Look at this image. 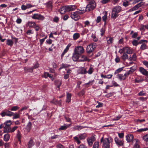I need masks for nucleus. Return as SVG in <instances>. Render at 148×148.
<instances>
[{
  "label": "nucleus",
  "instance_id": "nucleus-1",
  "mask_svg": "<svg viewBox=\"0 0 148 148\" xmlns=\"http://www.w3.org/2000/svg\"><path fill=\"white\" fill-rule=\"evenodd\" d=\"M86 134L84 133L78 135V136H75L73 138L75 141H76L78 144H80L81 141L79 140V138L80 140H83L85 139L86 137Z\"/></svg>",
  "mask_w": 148,
  "mask_h": 148
},
{
  "label": "nucleus",
  "instance_id": "nucleus-2",
  "mask_svg": "<svg viewBox=\"0 0 148 148\" xmlns=\"http://www.w3.org/2000/svg\"><path fill=\"white\" fill-rule=\"evenodd\" d=\"M96 44L95 43H93L88 45L86 48V52L88 54L92 52L96 48Z\"/></svg>",
  "mask_w": 148,
  "mask_h": 148
},
{
  "label": "nucleus",
  "instance_id": "nucleus-3",
  "mask_svg": "<svg viewBox=\"0 0 148 148\" xmlns=\"http://www.w3.org/2000/svg\"><path fill=\"white\" fill-rule=\"evenodd\" d=\"M96 7V3L94 1H92L89 2L86 7V11H90L93 10Z\"/></svg>",
  "mask_w": 148,
  "mask_h": 148
},
{
  "label": "nucleus",
  "instance_id": "nucleus-4",
  "mask_svg": "<svg viewBox=\"0 0 148 148\" xmlns=\"http://www.w3.org/2000/svg\"><path fill=\"white\" fill-rule=\"evenodd\" d=\"M103 142V146L104 148H110V143L108 141V139L107 138H105L103 139V137H102L100 140V142L101 143Z\"/></svg>",
  "mask_w": 148,
  "mask_h": 148
},
{
  "label": "nucleus",
  "instance_id": "nucleus-5",
  "mask_svg": "<svg viewBox=\"0 0 148 148\" xmlns=\"http://www.w3.org/2000/svg\"><path fill=\"white\" fill-rule=\"evenodd\" d=\"M74 52L75 53L80 55L84 53V49L82 47L80 46L77 47L75 48Z\"/></svg>",
  "mask_w": 148,
  "mask_h": 148
},
{
  "label": "nucleus",
  "instance_id": "nucleus-6",
  "mask_svg": "<svg viewBox=\"0 0 148 148\" xmlns=\"http://www.w3.org/2000/svg\"><path fill=\"white\" fill-rule=\"evenodd\" d=\"M32 18L34 19H37L41 21L43 20L45 18L43 16L38 14H34L32 16Z\"/></svg>",
  "mask_w": 148,
  "mask_h": 148
},
{
  "label": "nucleus",
  "instance_id": "nucleus-7",
  "mask_svg": "<svg viewBox=\"0 0 148 148\" xmlns=\"http://www.w3.org/2000/svg\"><path fill=\"white\" fill-rule=\"evenodd\" d=\"M134 136L132 134H127L126 136V141L128 143L132 142L134 140V139L133 140Z\"/></svg>",
  "mask_w": 148,
  "mask_h": 148
},
{
  "label": "nucleus",
  "instance_id": "nucleus-8",
  "mask_svg": "<svg viewBox=\"0 0 148 148\" xmlns=\"http://www.w3.org/2000/svg\"><path fill=\"white\" fill-rule=\"evenodd\" d=\"M95 140L94 136H92L91 137L88 138L87 141L89 146H91L93 144V142Z\"/></svg>",
  "mask_w": 148,
  "mask_h": 148
},
{
  "label": "nucleus",
  "instance_id": "nucleus-9",
  "mask_svg": "<svg viewBox=\"0 0 148 148\" xmlns=\"http://www.w3.org/2000/svg\"><path fill=\"white\" fill-rule=\"evenodd\" d=\"M71 17L75 21H77L80 18V16L76 11L72 13Z\"/></svg>",
  "mask_w": 148,
  "mask_h": 148
},
{
  "label": "nucleus",
  "instance_id": "nucleus-10",
  "mask_svg": "<svg viewBox=\"0 0 148 148\" xmlns=\"http://www.w3.org/2000/svg\"><path fill=\"white\" fill-rule=\"evenodd\" d=\"M143 3L142 2L140 3L137 4L133 8H131L129 11V12H132L133 11L137 10L140 7L141 5H143Z\"/></svg>",
  "mask_w": 148,
  "mask_h": 148
},
{
  "label": "nucleus",
  "instance_id": "nucleus-11",
  "mask_svg": "<svg viewBox=\"0 0 148 148\" xmlns=\"http://www.w3.org/2000/svg\"><path fill=\"white\" fill-rule=\"evenodd\" d=\"M114 141L116 144L119 146H121L123 145L124 144L123 140H121L117 137L115 138Z\"/></svg>",
  "mask_w": 148,
  "mask_h": 148
},
{
  "label": "nucleus",
  "instance_id": "nucleus-12",
  "mask_svg": "<svg viewBox=\"0 0 148 148\" xmlns=\"http://www.w3.org/2000/svg\"><path fill=\"white\" fill-rule=\"evenodd\" d=\"M139 70L143 75L145 76L148 75V72L143 68L142 67H140L139 69Z\"/></svg>",
  "mask_w": 148,
  "mask_h": 148
},
{
  "label": "nucleus",
  "instance_id": "nucleus-13",
  "mask_svg": "<svg viewBox=\"0 0 148 148\" xmlns=\"http://www.w3.org/2000/svg\"><path fill=\"white\" fill-rule=\"evenodd\" d=\"M71 125V124L67 125L64 124L63 125L61 126L59 130H65L66 129L68 128Z\"/></svg>",
  "mask_w": 148,
  "mask_h": 148
},
{
  "label": "nucleus",
  "instance_id": "nucleus-14",
  "mask_svg": "<svg viewBox=\"0 0 148 148\" xmlns=\"http://www.w3.org/2000/svg\"><path fill=\"white\" fill-rule=\"evenodd\" d=\"M90 61V59H88L87 57L84 55H83L81 56V59H78V62H85Z\"/></svg>",
  "mask_w": 148,
  "mask_h": 148
},
{
  "label": "nucleus",
  "instance_id": "nucleus-15",
  "mask_svg": "<svg viewBox=\"0 0 148 148\" xmlns=\"http://www.w3.org/2000/svg\"><path fill=\"white\" fill-rule=\"evenodd\" d=\"M3 127L4 128L3 132L4 133L10 132L11 127H10L7 126L3 125Z\"/></svg>",
  "mask_w": 148,
  "mask_h": 148
},
{
  "label": "nucleus",
  "instance_id": "nucleus-16",
  "mask_svg": "<svg viewBox=\"0 0 148 148\" xmlns=\"http://www.w3.org/2000/svg\"><path fill=\"white\" fill-rule=\"evenodd\" d=\"M67 6H64L61 8L60 9V13L62 14H64L65 12H68Z\"/></svg>",
  "mask_w": 148,
  "mask_h": 148
},
{
  "label": "nucleus",
  "instance_id": "nucleus-17",
  "mask_svg": "<svg viewBox=\"0 0 148 148\" xmlns=\"http://www.w3.org/2000/svg\"><path fill=\"white\" fill-rule=\"evenodd\" d=\"M124 50L125 52L127 53L130 54L132 53V50L128 47H124Z\"/></svg>",
  "mask_w": 148,
  "mask_h": 148
},
{
  "label": "nucleus",
  "instance_id": "nucleus-18",
  "mask_svg": "<svg viewBox=\"0 0 148 148\" xmlns=\"http://www.w3.org/2000/svg\"><path fill=\"white\" fill-rule=\"evenodd\" d=\"M118 15H119L117 13L112 10L111 14V18L114 19L118 16Z\"/></svg>",
  "mask_w": 148,
  "mask_h": 148
},
{
  "label": "nucleus",
  "instance_id": "nucleus-19",
  "mask_svg": "<svg viewBox=\"0 0 148 148\" xmlns=\"http://www.w3.org/2000/svg\"><path fill=\"white\" fill-rule=\"evenodd\" d=\"M136 143L134 145L133 148H140L139 141L137 139H134Z\"/></svg>",
  "mask_w": 148,
  "mask_h": 148
},
{
  "label": "nucleus",
  "instance_id": "nucleus-20",
  "mask_svg": "<svg viewBox=\"0 0 148 148\" xmlns=\"http://www.w3.org/2000/svg\"><path fill=\"white\" fill-rule=\"evenodd\" d=\"M79 54L75 53V52H74L72 56V59L74 61H76L77 60L78 61Z\"/></svg>",
  "mask_w": 148,
  "mask_h": 148
},
{
  "label": "nucleus",
  "instance_id": "nucleus-21",
  "mask_svg": "<svg viewBox=\"0 0 148 148\" xmlns=\"http://www.w3.org/2000/svg\"><path fill=\"white\" fill-rule=\"evenodd\" d=\"M112 10L118 13L121 11V8L119 6H115Z\"/></svg>",
  "mask_w": 148,
  "mask_h": 148
},
{
  "label": "nucleus",
  "instance_id": "nucleus-22",
  "mask_svg": "<svg viewBox=\"0 0 148 148\" xmlns=\"http://www.w3.org/2000/svg\"><path fill=\"white\" fill-rule=\"evenodd\" d=\"M10 135L8 133H6L5 134L4 136L3 140L4 141L7 142L8 141L10 138Z\"/></svg>",
  "mask_w": 148,
  "mask_h": 148
},
{
  "label": "nucleus",
  "instance_id": "nucleus-23",
  "mask_svg": "<svg viewBox=\"0 0 148 148\" xmlns=\"http://www.w3.org/2000/svg\"><path fill=\"white\" fill-rule=\"evenodd\" d=\"M67 7L68 12L70 11H73L76 8V6L75 5H71L67 6Z\"/></svg>",
  "mask_w": 148,
  "mask_h": 148
},
{
  "label": "nucleus",
  "instance_id": "nucleus-24",
  "mask_svg": "<svg viewBox=\"0 0 148 148\" xmlns=\"http://www.w3.org/2000/svg\"><path fill=\"white\" fill-rule=\"evenodd\" d=\"M28 148H31L34 145V143L32 139L31 138L27 144Z\"/></svg>",
  "mask_w": 148,
  "mask_h": 148
},
{
  "label": "nucleus",
  "instance_id": "nucleus-25",
  "mask_svg": "<svg viewBox=\"0 0 148 148\" xmlns=\"http://www.w3.org/2000/svg\"><path fill=\"white\" fill-rule=\"evenodd\" d=\"M16 137L19 141L21 143V134L19 130H18L16 134Z\"/></svg>",
  "mask_w": 148,
  "mask_h": 148
},
{
  "label": "nucleus",
  "instance_id": "nucleus-26",
  "mask_svg": "<svg viewBox=\"0 0 148 148\" xmlns=\"http://www.w3.org/2000/svg\"><path fill=\"white\" fill-rule=\"evenodd\" d=\"M25 72H32L33 68V67H25L24 68Z\"/></svg>",
  "mask_w": 148,
  "mask_h": 148
},
{
  "label": "nucleus",
  "instance_id": "nucleus-27",
  "mask_svg": "<svg viewBox=\"0 0 148 148\" xmlns=\"http://www.w3.org/2000/svg\"><path fill=\"white\" fill-rule=\"evenodd\" d=\"M32 124L31 122H29L26 127V129L29 132L32 128Z\"/></svg>",
  "mask_w": 148,
  "mask_h": 148
},
{
  "label": "nucleus",
  "instance_id": "nucleus-28",
  "mask_svg": "<svg viewBox=\"0 0 148 148\" xmlns=\"http://www.w3.org/2000/svg\"><path fill=\"white\" fill-rule=\"evenodd\" d=\"M52 3V2L51 1L48 2L46 4L47 5V7L48 8L50 9L51 10H52L53 7Z\"/></svg>",
  "mask_w": 148,
  "mask_h": 148
},
{
  "label": "nucleus",
  "instance_id": "nucleus-29",
  "mask_svg": "<svg viewBox=\"0 0 148 148\" xmlns=\"http://www.w3.org/2000/svg\"><path fill=\"white\" fill-rule=\"evenodd\" d=\"M118 78L120 80H124L125 79L126 76L125 75V74L123 75V74H119L117 75Z\"/></svg>",
  "mask_w": 148,
  "mask_h": 148
},
{
  "label": "nucleus",
  "instance_id": "nucleus-30",
  "mask_svg": "<svg viewBox=\"0 0 148 148\" xmlns=\"http://www.w3.org/2000/svg\"><path fill=\"white\" fill-rule=\"evenodd\" d=\"M36 23L33 21H29L28 22L27 25L29 27L33 28L35 25Z\"/></svg>",
  "mask_w": 148,
  "mask_h": 148
},
{
  "label": "nucleus",
  "instance_id": "nucleus-31",
  "mask_svg": "<svg viewBox=\"0 0 148 148\" xmlns=\"http://www.w3.org/2000/svg\"><path fill=\"white\" fill-rule=\"evenodd\" d=\"M80 73L82 74H86L87 72L86 70V69L84 67H82L80 69Z\"/></svg>",
  "mask_w": 148,
  "mask_h": 148
},
{
  "label": "nucleus",
  "instance_id": "nucleus-32",
  "mask_svg": "<svg viewBox=\"0 0 148 148\" xmlns=\"http://www.w3.org/2000/svg\"><path fill=\"white\" fill-rule=\"evenodd\" d=\"M121 58L123 60L125 61L126 59L128 58V55L125 52H124L121 56Z\"/></svg>",
  "mask_w": 148,
  "mask_h": 148
},
{
  "label": "nucleus",
  "instance_id": "nucleus-33",
  "mask_svg": "<svg viewBox=\"0 0 148 148\" xmlns=\"http://www.w3.org/2000/svg\"><path fill=\"white\" fill-rule=\"evenodd\" d=\"M71 95L70 93H67L66 95V102L69 103L71 101Z\"/></svg>",
  "mask_w": 148,
  "mask_h": 148
},
{
  "label": "nucleus",
  "instance_id": "nucleus-34",
  "mask_svg": "<svg viewBox=\"0 0 148 148\" xmlns=\"http://www.w3.org/2000/svg\"><path fill=\"white\" fill-rule=\"evenodd\" d=\"M12 124V122L11 121V120H8L6 121L5 122L3 125L7 126L10 127V126Z\"/></svg>",
  "mask_w": 148,
  "mask_h": 148
},
{
  "label": "nucleus",
  "instance_id": "nucleus-35",
  "mask_svg": "<svg viewBox=\"0 0 148 148\" xmlns=\"http://www.w3.org/2000/svg\"><path fill=\"white\" fill-rule=\"evenodd\" d=\"M47 77H50L52 80H53V75L51 74H49L48 73H45L44 74V77L46 78Z\"/></svg>",
  "mask_w": 148,
  "mask_h": 148
},
{
  "label": "nucleus",
  "instance_id": "nucleus-36",
  "mask_svg": "<svg viewBox=\"0 0 148 148\" xmlns=\"http://www.w3.org/2000/svg\"><path fill=\"white\" fill-rule=\"evenodd\" d=\"M80 37V34L79 33H75L73 36V40H75L79 38Z\"/></svg>",
  "mask_w": 148,
  "mask_h": 148
},
{
  "label": "nucleus",
  "instance_id": "nucleus-37",
  "mask_svg": "<svg viewBox=\"0 0 148 148\" xmlns=\"http://www.w3.org/2000/svg\"><path fill=\"white\" fill-rule=\"evenodd\" d=\"M107 43L108 44H111L113 42V39L112 38L108 37L106 38Z\"/></svg>",
  "mask_w": 148,
  "mask_h": 148
},
{
  "label": "nucleus",
  "instance_id": "nucleus-38",
  "mask_svg": "<svg viewBox=\"0 0 148 148\" xmlns=\"http://www.w3.org/2000/svg\"><path fill=\"white\" fill-rule=\"evenodd\" d=\"M91 37L92 39L93 40L94 42H96L98 41V39L96 37V36H95V34H92L91 36Z\"/></svg>",
  "mask_w": 148,
  "mask_h": 148
},
{
  "label": "nucleus",
  "instance_id": "nucleus-39",
  "mask_svg": "<svg viewBox=\"0 0 148 148\" xmlns=\"http://www.w3.org/2000/svg\"><path fill=\"white\" fill-rule=\"evenodd\" d=\"M99 142H95L93 145L92 148H99Z\"/></svg>",
  "mask_w": 148,
  "mask_h": 148
},
{
  "label": "nucleus",
  "instance_id": "nucleus-40",
  "mask_svg": "<svg viewBox=\"0 0 148 148\" xmlns=\"http://www.w3.org/2000/svg\"><path fill=\"white\" fill-rule=\"evenodd\" d=\"M13 116L12 118L13 119L19 118L20 117V114L17 113H14V115Z\"/></svg>",
  "mask_w": 148,
  "mask_h": 148
},
{
  "label": "nucleus",
  "instance_id": "nucleus-41",
  "mask_svg": "<svg viewBox=\"0 0 148 148\" xmlns=\"http://www.w3.org/2000/svg\"><path fill=\"white\" fill-rule=\"evenodd\" d=\"M7 116H11L14 115V113L10 111L6 110Z\"/></svg>",
  "mask_w": 148,
  "mask_h": 148
},
{
  "label": "nucleus",
  "instance_id": "nucleus-42",
  "mask_svg": "<svg viewBox=\"0 0 148 148\" xmlns=\"http://www.w3.org/2000/svg\"><path fill=\"white\" fill-rule=\"evenodd\" d=\"M84 127L80 126V125H76L74 127V129L75 130H80L83 128Z\"/></svg>",
  "mask_w": 148,
  "mask_h": 148
},
{
  "label": "nucleus",
  "instance_id": "nucleus-43",
  "mask_svg": "<svg viewBox=\"0 0 148 148\" xmlns=\"http://www.w3.org/2000/svg\"><path fill=\"white\" fill-rule=\"evenodd\" d=\"M6 44L9 46H12L13 44V42L12 40L10 39H7Z\"/></svg>",
  "mask_w": 148,
  "mask_h": 148
},
{
  "label": "nucleus",
  "instance_id": "nucleus-44",
  "mask_svg": "<svg viewBox=\"0 0 148 148\" xmlns=\"http://www.w3.org/2000/svg\"><path fill=\"white\" fill-rule=\"evenodd\" d=\"M148 130V128H141V129H138L136 131V132H142L146 131Z\"/></svg>",
  "mask_w": 148,
  "mask_h": 148
},
{
  "label": "nucleus",
  "instance_id": "nucleus-45",
  "mask_svg": "<svg viewBox=\"0 0 148 148\" xmlns=\"http://www.w3.org/2000/svg\"><path fill=\"white\" fill-rule=\"evenodd\" d=\"M19 108L17 106H15L12 107L10 109V110L12 111H16Z\"/></svg>",
  "mask_w": 148,
  "mask_h": 148
},
{
  "label": "nucleus",
  "instance_id": "nucleus-46",
  "mask_svg": "<svg viewBox=\"0 0 148 148\" xmlns=\"http://www.w3.org/2000/svg\"><path fill=\"white\" fill-rule=\"evenodd\" d=\"M147 48V46L145 44L143 43L141 46L140 49L142 50L146 49Z\"/></svg>",
  "mask_w": 148,
  "mask_h": 148
},
{
  "label": "nucleus",
  "instance_id": "nucleus-47",
  "mask_svg": "<svg viewBox=\"0 0 148 148\" xmlns=\"http://www.w3.org/2000/svg\"><path fill=\"white\" fill-rule=\"evenodd\" d=\"M140 29L142 32H144L145 30V25L143 24L141 25H140Z\"/></svg>",
  "mask_w": 148,
  "mask_h": 148
},
{
  "label": "nucleus",
  "instance_id": "nucleus-48",
  "mask_svg": "<svg viewBox=\"0 0 148 148\" xmlns=\"http://www.w3.org/2000/svg\"><path fill=\"white\" fill-rule=\"evenodd\" d=\"M107 12H106L105 14L102 17V20L103 21H105V23H106V20L107 16Z\"/></svg>",
  "mask_w": 148,
  "mask_h": 148
},
{
  "label": "nucleus",
  "instance_id": "nucleus-49",
  "mask_svg": "<svg viewBox=\"0 0 148 148\" xmlns=\"http://www.w3.org/2000/svg\"><path fill=\"white\" fill-rule=\"evenodd\" d=\"M86 11V9H83L82 10V12H81V11H80L78 10V11H77L76 12H77V13L78 14V15L79 14H82L84 13Z\"/></svg>",
  "mask_w": 148,
  "mask_h": 148
},
{
  "label": "nucleus",
  "instance_id": "nucleus-50",
  "mask_svg": "<svg viewBox=\"0 0 148 148\" xmlns=\"http://www.w3.org/2000/svg\"><path fill=\"white\" fill-rule=\"evenodd\" d=\"M143 140L146 142H148V134L145 135L143 137Z\"/></svg>",
  "mask_w": 148,
  "mask_h": 148
},
{
  "label": "nucleus",
  "instance_id": "nucleus-51",
  "mask_svg": "<svg viewBox=\"0 0 148 148\" xmlns=\"http://www.w3.org/2000/svg\"><path fill=\"white\" fill-rule=\"evenodd\" d=\"M70 65L66 64H62L61 65V68H68L69 67Z\"/></svg>",
  "mask_w": 148,
  "mask_h": 148
},
{
  "label": "nucleus",
  "instance_id": "nucleus-52",
  "mask_svg": "<svg viewBox=\"0 0 148 148\" xmlns=\"http://www.w3.org/2000/svg\"><path fill=\"white\" fill-rule=\"evenodd\" d=\"M18 128V127L17 126H15L12 128H11L10 133H12L14 132L16 130V129Z\"/></svg>",
  "mask_w": 148,
  "mask_h": 148
},
{
  "label": "nucleus",
  "instance_id": "nucleus-53",
  "mask_svg": "<svg viewBox=\"0 0 148 148\" xmlns=\"http://www.w3.org/2000/svg\"><path fill=\"white\" fill-rule=\"evenodd\" d=\"M123 68H119V69L116 70L114 72V73L115 74H117L120 72H121V71H122L123 70Z\"/></svg>",
  "mask_w": 148,
  "mask_h": 148
},
{
  "label": "nucleus",
  "instance_id": "nucleus-54",
  "mask_svg": "<svg viewBox=\"0 0 148 148\" xmlns=\"http://www.w3.org/2000/svg\"><path fill=\"white\" fill-rule=\"evenodd\" d=\"M33 28L35 29L36 31H37L39 30L40 29V27L38 25L36 24Z\"/></svg>",
  "mask_w": 148,
  "mask_h": 148
},
{
  "label": "nucleus",
  "instance_id": "nucleus-55",
  "mask_svg": "<svg viewBox=\"0 0 148 148\" xmlns=\"http://www.w3.org/2000/svg\"><path fill=\"white\" fill-rule=\"evenodd\" d=\"M143 80V79H139V78H136L135 79V82L136 83H140L142 82Z\"/></svg>",
  "mask_w": 148,
  "mask_h": 148
},
{
  "label": "nucleus",
  "instance_id": "nucleus-56",
  "mask_svg": "<svg viewBox=\"0 0 148 148\" xmlns=\"http://www.w3.org/2000/svg\"><path fill=\"white\" fill-rule=\"evenodd\" d=\"M132 73L133 72H132V71H130V70L128 71H127L126 72V73L125 74V75L127 77V76L129 75L132 74Z\"/></svg>",
  "mask_w": 148,
  "mask_h": 148
},
{
  "label": "nucleus",
  "instance_id": "nucleus-57",
  "mask_svg": "<svg viewBox=\"0 0 148 148\" xmlns=\"http://www.w3.org/2000/svg\"><path fill=\"white\" fill-rule=\"evenodd\" d=\"M0 114H1L2 117L4 116L5 115L7 116L6 110L3 111Z\"/></svg>",
  "mask_w": 148,
  "mask_h": 148
},
{
  "label": "nucleus",
  "instance_id": "nucleus-58",
  "mask_svg": "<svg viewBox=\"0 0 148 148\" xmlns=\"http://www.w3.org/2000/svg\"><path fill=\"white\" fill-rule=\"evenodd\" d=\"M122 116L121 115H119L116 118L113 119L112 120L113 121H117L119 119L122 117Z\"/></svg>",
  "mask_w": 148,
  "mask_h": 148
},
{
  "label": "nucleus",
  "instance_id": "nucleus-59",
  "mask_svg": "<svg viewBox=\"0 0 148 148\" xmlns=\"http://www.w3.org/2000/svg\"><path fill=\"white\" fill-rule=\"evenodd\" d=\"M132 44L135 46H136L138 44V42L136 40H134L132 42Z\"/></svg>",
  "mask_w": 148,
  "mask_h": 148
},
{
  "label": "nucleus",
  "instance_id": "nucleus-60",
  "mask_svg": "<svg viewBox=\"0 0 148 148\" xmlns=\"http://www.w3.org/2000/svg\"><path fill=\"white\" fill-rule=\"evenodd\" d=\"M101 35L102 36L105 32V29L104 28H102L101 29Z\"/></svg>",
  "mask_w": 148,
  "mask_h": 148
},
{
  "label": "nucleus",
  "instance_id": "nucleus-61",
  "mask_svg": "<svg viewBox=\"0 0 148 148\" xmlns=\"http://www.w3.org/2000/svg\"><path fill=\"white\" fill-rule=\"evenodd\" d=\"M92 69L93 68L91 67H90L89 68V69L88 72V73L89 74H91L93 72Z\"/></svg>",
  "mask_w": 148,
  "mask_h": 148
},
{
  "label": "nucleus",
  "instance_id": "nucleus-62",
  "mask_svg": "<svg viewBox=\"0 0 148 148\" xmlns=\"http://www.w3.org/2000/svg\"><path fill=\"white\" fill-rule=\"evenodd\" d=\"M115 62L116 63H117L120 62V58L119 57L116 56V58L115 59Z\"/></svg>",
  "mask_w": 148,
  "mask_h": 148
},
{
  "label": "nucleus",
  "instance_id": "nucleus-63",
  "mask_svg": "<svg viewBox=\"0 0 148 148\" xmlns=\"http://www.w3.org/2000/svg\"><path fill=\"white\" fill-rule=\"evenodd\" d=\"M27 34L28 35H30L31 34H33V32L32 30H28L27 33Z\"/></svg>",
  "mask_w": 148,
  "mask_h": 148
},
{
  "label": "nucleus",
  "instance_id": "nucleus-64",
  "mask_svg": "<svg viewBox=\"0 0 148 148\" xmlns=\"http://www.w3.org/2000/svg\"><path fill=\"white\" fill-rule=\"evenodd\" d=\"M77 148H87L86 146L83 144H82L79 146Z\"/></svg>",
  "mask_w": 148,
  "mask_h": 148
}]
</instances>
